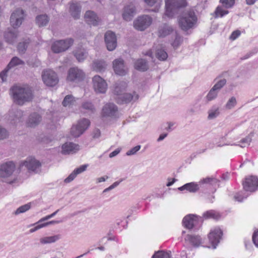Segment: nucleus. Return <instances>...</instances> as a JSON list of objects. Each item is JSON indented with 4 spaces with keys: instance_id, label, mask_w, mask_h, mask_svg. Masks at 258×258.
<instances>
[{
    "instance_id": "obj_49",
    "label": "nucleus",
    "mask_w": 258,
    "mask_h": 258,
    "mask_svg": "<svg viewBox=\"0 0 258 258\" xmlns=\"http://www.w3.org/2000/svg\"><path fill=\"white\" fill-rule=\"evenodd\" d=\"M29 40H27L25 42L19 43L18 46V49L20 53H24L25 52L28 46V44L29 43Z\"/></svg>"
},
{
    "instance_id": "obj_7",
    "label": "nucleus",
    "mask_w": 258,
    "mask_h": 258,
    "mask_svg": "<svg viewBox=\"0 0 258 258\" xmlns=\"http://www.w3.org/2000/svg\"><path fill=\"white\" fill-rule=\"evenodd\" d=\"M90 125V121L86 118L80 119L76 125L72 126L71 135L74 137H79L87 130Z\"/></svg>"
},
{
    "instance_id": "obj_23",
    "label": "nucleus",
    "mask_w": 258,
    "mask_h": 258,
    "mask_svg": "<svg viewBox=\"0 0 258 258\" xmlns=\"http://www.w3.org/2000/svg\"><path fill=\"white\" fill-rule=\"evenodd\" d=\"M117 111V107L114 104L108 103L103 106L102 115L104 117H112L116 115Z\"/></svg>"
},
{
    "instance_id": "obj_10",
    "label": "nucleus",
    "mask_w": 258,
    "mask_h": 258,
    "mask_svg": "<svg viewBox=\"0 0 258 258\" xmlns=\"http://www.w3.org/2000/svg\"><path fill=\"white\" fill-rule=\"evenodd\" d=\"M152 19L148 15H142L137 17L134 21V28L139 31H144L152 23Z\"/></svg>"
},
{
    "instance_id": "obj_2",
    "label": "nucleus",
    "mask_w": 258,
    "mask_h": 258,
    "mask_svg": "<svg viewBox=\"0 0 258 258\" xmlns=\"http://www.w3.org/2000/svg\"><path fill=\"white\" fill-rule=\"evenodd\" d=\"M178 21L180 28L182 30L187 31L196 26L198 18L193 11L188 10L180 15Z\"/></svg>"
},
{
    "instance_id": "obj_41",
    "label": "nucleus",
    "mask_w": 258,
    "mask_h": 258,
    "mask_svg": "<svg viewBox=\"0 0 258 258\" xmlns=\"http://www.w3.org/2000/svg\"><path fill=\"white\" fill-rule=\"evenodd\" d=\"M31 207V203H28L25 205H22L17 208L14 212L13 214L15 215H18L20 214L24 213L27 211H28L29 209H30Z\"/></svg>"
},
{
    "instance_id": "obj_52",
    "label": "nucleus",
    "mask_w": 258,
    "mask_h": 258,
    "mask_svg": "<svg viewBox=\"0 0 258 258\" xmlns=\"http://www.w3.org/2000/svg\"><path fill=\"white\" fill-rule=\"evenodd\" d=\"M88 164H84L80 166L79 167L76 168L74 171L75 173H76V175H78L79 174L82 173V172H84L86 170L87 168L88 167Z\"/></svg>"
},
{
    "instance_id": "obj_24",
    "label": "nucleus",
    "mask_w": 258,
    "mask_h": 258,
    "mask_svg": "<svg viewBox=\"0 0 258 258\" xmlns=\"http://www.w3.org/2000/svg\"><path fill=\"white\" fill-rule=\"evenodd\" d=\"M24 112L21 110L12 109L10 112V117L12 123L15 124L23 120Z\"/></svg>"
},
{
    "instance_id": "obj_6",
    "label": "nucleus",
    "mask_w": 258,
    "mask_h": 258,
    "mask_svg": "<svg viewBox=\"0 0 258 258\" xmlns=\"http://www.w3.org/2000/svg\"><path fill=\"white\" fill-rule=\"evenodd\" d=\"M86 74L83 70L78 67H72L68 71L67 81L70 82L79 83L83 81Z\"/></svg>"
},
{
    "instance_id": "obj_21",
    "label": "nucleus",
    "mask_w": 258,
    "mask_h": 258,
    "mask_svg": "<svg viewBox=\"0 0 258 258\" xmlns=\"http://www.w3.org/2000/svg\"><path fill=\"white\" fill-rule=\"evenodd\" d=\"M201 219V217H198L197 215L189 214L185 216L183 219V225L187 229H192L194 226L198 224Z\"/></svg>"
},
{
    "instance_id": "obj_12",
    "label": "nucleus",
    "mask_w": 258,
    "mask_h": 258,
    "mask_svg": "<svg viewBox=\"0 0 258 258\" xmlns=\"http://www.w3.org/2000/svg\"><path fill=\"white\" fill-rule=\"evenodd\" d=\"M73 43V40L70 38L56 41L51 45V50L54 53H60L67 50Z\"/></svg>"
},
{
    "instance_id": "obj_47",
    "label": "nucleus",
    "mask_w": 258,
    "mask_h": 258,
    "mask_svg": "<svg viewBox=\"0 0 258 258\" xmlns=\"http://www.w3.org/2000/svg\"><path fill=\"white\" fill-rule=\"evenodd\" d=\"M182 38L181 36L177 34H175V39L174 41L171 43L172 46L174 48H177L182 43Z\"/></svg>"
},
{
    "instance_id": "obj_27",
    "label": "nucleus",
    "mask_w": 258,
    "mask_h": 258,
    "mask_svg": "<svg viewBox=\"0 0 258 258\" xmlns=\"http://www.w3.org/2000/svg\"><path fill=\"white\" fill-rule=\"evenodd\" d=\"M74 55L78 61L81 62L88 56V52L83 47H78L74 51Z\"/></svg>"
},
{
    "instance_id": "obj_55",
    "label": "nucleus",
    "mask_w": 258,
    "mask_h": 258,
    "mask_svg": "<svg viewBox=\"0 0 258 258\" xmlns=\"http://www.w3.org/2000/svg\"><path fill=\"white\" fill-rule=\"evenodd\" d=\"M76 173L74 172L73 171L69 175V176L66 178L64 181L66 183H69L72 181L77 176Z\"/></svg>"
},
{
    "instance_id": "obj_14",
    "label": "nucleus",
    "mask_w": 258,
    "mask_h": 258,
    "mask_svg": "<svg viewBox=\"0 0 258 258\" xmlns=\"http://www.w3.org/2000/svg\"><path fill=\"white\" fill-rule=\"evenodd\" d=\"M24 166L30 172H37L41 166V163L35 158L29 157L25 160L21 162L20 167Z\"/></svg>"
},
{
    "instance_id": "obj_58",
    "label": "nucleus",
    "mask_w": 258,
    "mask_h": 258,
    "mask_svg": "<svg viewBox=\"0 0 258 258\" xmlns=\"http://www.w3.org/2000/svg\"><path fill=\"white\" fill-rule=\"evenodd\" d=\"M252 241L255 245L258 247V230L254 232L252 236Z\"/></svg>"
},
{
    "instance_id": "obj_11",
    "label": "nucleus",
    "mask_w": 258,
    "mask_h": 258,
    "mask_svg": "<svg viewBox=\"0 0 258 258\" xmlns=\"http://www.w3.org/2000/svg\"><path fill=\"white\" fill-rule=\"evenodd\" d=\"M92 86L96 93H105L107 89V84L106 81L98 75L93 77Z\"/></svg>"
},
{
    "instance_id": "obj_22",
    "label": "nucleus",
    "mask_w": 258,
    "mask_h": 258,
    "mask_svg": "<svg viewBox=\"0 0 258 258\" xmlns=\"http://www.w3.org/2000/svg\"><path fill=\"white\" fill-rule=\"evenodd\" d=\"M24 62L20 59L17 57H13L10 63L8 64L6 69H5L3 72L0 73V78H1L3 82H5L6 80L7 73L10 69L13 67L23 65Z\"/></svg>"
},
{
    "instance_id": "obj_25",
    "label": "nucleus",
    "mask_w": 258,
    "mask_h": 258,
    "mask_svg": "<svg viewBox=\"0 0 258 258\" xmlns=\"http://www.w3.org/2000/svg\"><path fill=\"white\" fill-rule=\"evenodd\" d=\"M136 14L135 7L133 5L125 6L123 10L122 16L123 19L126 21H131Z\"/></svg>"
},
{
    "instance_id": "obj_17",
    "label": "nucleus",
    "mask_w": 258,
    "mask_h": 258,
    "mask_svg": "<svg viewBox=\"0 0 258 258\" xmlns=\"http://www.w3.org/2000/svg\"><path fill=\"white\" fill-rule=\"evenodd\" d=\"M244 189L246 191L253 192L258 188V179L256 176H249L245 178L243 182Z\"/></svg>"
},
{
    "instance_id": "obj_29",
    "label": "nucleus",
    "mask_w": 258,
    "mask_h": 258,
    "mask_svg": "<svg viewBox=\"0 0 258 258\" xmlns=\"http://www.w3.org/2000/svg\"><path fill=\"white\" fill-rule=\"evenodd\" d=\"M19 36L18 31H10L5 34L6 41L10 44H14L17 41Z\"/></svg>"
},
{
    "instance_id": "obj_39",
    "label": "nucleus",
    "mask_w": 258,
    "mask_h": 258,
    "mask_svg": "<svg viewBox=\"0 0 258 258\" xmlns=\"http://www.w3.org/2000/svg\"><path fill=\"white\" fill-rule=\"evenodd\" d=\"M237 101L235 96L230 97L225 104V108L227 110H231L234 108L237 105Z\"/></svg>"
},
{
    "instance_id": "obj_37",
    "label": "nucleus",
    "mask_w": 258,
    "mask_h": 258,
    "mask_svg": "<svg viewBox=\"0 0 258 258\" xmlns=\"http://www.w3.org/2000/svg\"><path fill=\"white\" fill-rule=\"evenodd\" d=\"M136 69L140 71H145L148 69V66L146 61L143 59H138L135 63Z\"/></svg>"
},
{
    "instance_id": "obj_28",
    "label": "nucleus",
    "mask_w": 258,
    "mask_h": 258,
    "mask_svg": "<svg viewBox=\"0 0 258 258\" xmlns=\"http://www.w3.org/2000/svg\"><path fill=\"white\" fill-rule=\"evenodd\" d=\"M41 120V116L38 114L34 113L29 116L26 123L28 126L34 127L37 126L40 122Z\"/></svg>"
},
{
    "instance_id": "obj_15",
    "label": "nucleus",
    "mask_w": 258,
    "mask_h": 258,
    "mask_svg": "<svg viewBox=\"0 0 258 258\" xmlns=\"http://www.w3.org/2000/svg\"><path fill=\"white\" fill-rule=\"evenodd\" d=\"M222 6H218L215 13L216 17H222L228 14V11L226 9L231 8L234 4V0H220Z\"/></svg>"
},
{
    "instance_id": "obj_59",
    "label": "nucleus",
    "mask_w": 258,
    "mask_h": 258,
    "mask_svg": "<svg viewBox=\"0 0 258 258\" xmlns=\"http://www.w3.org/2000/svg\"><path fill=\"white\" fill-rule=\"evenodd\" d=\"M240 35L239 31H234L230 36V39L232 40L236 39Z\"/></svg>"
},
{
    "instance_id": "obj_8",
    "label": "nucleus",
    "mask_w": 258,
    "mask_h": 258,
    "mask_svg": "<svg viewBox=\"0 0 258 258\" xmlns=\"http://www.w3.org/2000/svg\"><path fill=\"white\" fill-rule=\"evenodd\" d=\"M223 231L219 227H215L211 229L208 238L213 248L215 249L222 238Z\"/></svg>"
},
{
    "instance_id": "obj_56",
    "label": "nucleus",
    "mask_w": 258,
    "mask_h": 258,
    "mask_svg": "<svg viewBox=\"0 0 258 258\" xmlns=\"http://www.w3.org/2000/svg\"><path fill=\"white\" fill-rule=\"evenodd\" d=\"M59 223V221H56V220H52V221H48V222H44V223H40V224L41 225V227L42 228H44V227H46L49 225H54V224H58Z\"/></svg>"
},
{
    "instance_id": "obj_20",
    "label": "nucleus",
    "mask_w": 258,
    "mask_h": 258,
    "mask_svg": "<svg viewBox=\"0 0 258 258\" xmlns=\"http://www.w3.org/2000/svg\"><path fill=\"white\" fill-rule=\"evenodd\" d=\"M113 68L114 72L120 76L125 75L127 72V68L122 59L118 58L113 61Z\"/></svg>"
},
{
    "instance_id": "obj_48",
    "label": "nucleus",
    "mask_w": 258,
    "mask_h": 258,
    "mask_svg": "<svg viewBox=\"0 0 258 258\" xmlns=\"http://www.w3.org/2000/svg\"><path fill=\"white\" fill-rule=\"evenodd\" d=\"M152 258H170L168 253L158 251L154 253Z\"/></svg>"
},
{
    "instance_id": "obj_5",
    "label": "nucleus",
    "mask_w": 258,
    "mask_h": 258,
    "mask_svg": "<svg viewBox=\"0 0 258 258\" xmlns=\"http://www.w3.org/2000/svg\"><path fill=\"white\" fill-rule=\"evenodd\" d=\"M165 15L169 18L174 16L177 10L186 6V0H165Z\"/></svg>"
},
{
    "instance_id": "obj_4",
    "label": "nucleus",
    "mask_w": 258,
    "mask_h": 258,
    "mask_svg": "<svg viewBox=\"0 0 258 258\" xmlns=\"http://www.w3.org/2000/svg\"><path fill=\"white\" fill-rule=\"evenodd\" d=\"M127 87L125 82H122L118 84L115 88L114 92L118 96V101L124 103H128L132 101H136L139 98V95L135 92L132 93H122Z\"/></svg>"
},
{
    "instance_id": "obj_38",
    "label": "nucleus",
    "mask_w": 258,
    "mask_h": 258,
    "mask_svg": "<svg viewBox=\"0 0 258 258\" xmlns=\"http://www.w3.org/2000/svg\"><path fill=\"white\" fill-rule=\"evenodd\" d=\"M49 21V18L46 15H40L36 18V23L39 27L45 26Z\"/></svg>"
},
{
    "instance_id": "obj_36",
    "label": "nucleus",
    "mask_w": 258,
    "mask_h": 258,
    "mask_svg": "<svg viewBox=\"0 0 258 258\" xmlns=\"http://www.w3.org/2000/svg\"><path fill=\"white\" fill-rule=\"evenodd\" d=\"M199 189V186L198 184L195 182H190L184 184V185L178 188L179 190H186L190 192H195Z\"/></svg>"
},
{
    "instance_id": "obj_60",
    "label": "nucleus",
    "mask_w": 258,
    "mask_h": 258,
    "mask_svg": "<svg viewBox=\"0 0 258 258\" xmlns=\"http://www.w3.org/2000/svg\"><path fill=\"white\" fill-rule=\"evenodd\" d=\"M101 135L100 131L99 130H95L93 133V137L97 139L100 137Z\"/></svg>"
},
{
    "instance_id": "obj_51",
    "label": "nucleus",
    "mask_w": 258,
    "mask_h": 258,
    "mask_svg": "<svg viewBox=\"0 0 258 258\" xmlns=\"http://www.w3.org/2000/svg\"><path fill=\"white\" fill-rule=\"evenodd\" d=\"M141 148V146L140 145H137L128 150L126 153V155L127 156H131L135 155L138 151H139L140 150Z\"/></svg>"
},
{
    "instance_id": "obj_40",
    "label": "nucleus",
    "mask_w": 258,
    "mask_h": 258,
    "mask_svg": "<svg viewBox=\"0 0 258 258\" xmlns=\"http://www.w3.org/2000/svg\"><path fill=\"white\" fill-rule=\"evenodd\" d=\"M219 92L212 87L206 96L207 101L210 102L216 99L218 97Z\"/></svg>"
},
{
    "instance_id": "obj_54",
    "label": "nucleus",
    "mask_w": 258,
    "mask_h": 258,
    "mask_svg": "<svg viewBox=\"0 0 258 258\" xmlns=\"http://www.w3.org/2000/svg\"><path fill=\"white\" fill-rule=\"evenodd\" d=\"M8 136L7 130L0 125V140L6 139Z\"/></svg>"
},
{
    "instance_id": "obj_1",
    "label": "nucleus",
    "mask_w": 258,
    "mask_h": 258,
    "mask_svg": "<svg viewBox=\"0 0 258 258\" xmlns=\"http://www.w3.org/2000/svg\"><path fill=\"white\" fill-rule=\"evenodd\" d=\"M11 92L14 102L18 105H22L33 98L32 91L27 87L14 86Z\"/></svg>"
},
{
    "instance_id": "obj_30",
    "label": "nucleus",
    "mask_w": 258,
    "mask_h": 258,
    "mask_svg": "<svg viewBox=\"0 0 258 258\" xmlns=\"http://www.w3.org/2000/svg\"><path fill=\"white\" fill-rule=\"evenodd\" d=\"M78 101V98H75L72 95H68L64 97L62 101V105L64 107H72L77 105Z\"/></svg>"
},
{
    "instance_id": "obj_33",
    "label": "nucleus",
    "mask_w": 258,
    "mask_h": 258,
    "mask_svg": "<svg viewBox=\"0 0 258 258\" xmlns=\"http://www.w3.org/2000/svg\"><path fill=\"white\" fill-rule=\"evenodd\" d=\"M106 62L102 60H95L92 64V69L97 72L104 71L106 68Z\"/></svg>"
},
{
    "instance_id": "obj_53",
    "label": "nucleus",
    "mask_w": 258,
    "mask_h": 258,
    "mask_svg": "<svg viewBox=\"0 0 258 258\" xmlns=\"http://www.w3.org/2000/svg\"><path fill=\"white\" fill-rule=\"evenodd\" d=\"M218 182V180L214 178L207 177L204 178L200 181V183H211L212 184L216 183Z\"/></svg>"
},
{
    "instance_id": "obj_44",
    "label": "nucleus",
    "mask_w": 258,
    "mask_h": 258,
    "mask_svg": "<svg viewBox=\"0 0 258 258\" xmlns=\"http://www.w3.org/2000/svg\"><path fill=\"white\" fill-rule=\"evenodd\" d=\"M145 3L149 6L152 7L155 5V9L153 11L157 12L160 8L161 1L159 0H144Z\"/></svg>"
},
{
    "instance_id": "obj_46",
    "label": "nucleus",
    "mask_w": 258,
    "mask_h": 258,
    "mask_svg": "<svg viewBox=\"0 0 258 258\" xmlns=\"http://www.w3.org/2000/svg\"><path fill=\"white\" fill-rule=\"evenodd\" d=\"M81 108L91 112H94L95 110L93 104L92 102L89 101H85L83 102L81 105Z\"/></svg>"
},
{
    "instance_id": "obj_32",
    "label": "nucleus",
    "mask_w": 258,
    "mask_h": 258,
    "mask_svg": "<svg viewBox=\"0 0 258 258\" xmlns=\"http://www.w3.org/2000/svg\"><path fill=\"white\" fill-rule=\"evenodd\" d=\"M185 240L194 246H199L202 244V239L200 236L188 235Z\"/></svg>"
},
{
    "instance_id": "obj_62",
    "label": "nucleus",
    "mask_w": 258,
    "mask_h": 258,
    "mask_svg": "<svg viewBox=\"0 0 258 258\" xmlns=\"http://www.w3.org/2000/svg\"><path fill=\"white\" fill-rule=\"evenodd\" d=\"M52 218L51 217V214L50 215H47L42 218H41L38 222H37V223H41V222H44L45 221H46L48 219H50Z\"/></svg>"
},
{
    "instance_id": "obj_35",
    "label": "nucleus",
    "mask_w": 258,
    "mask_h": 258,
    "mask_svg": "<svg viewBox=\"0 0 258 258\" xmlns=\"http://www.w3.org/2000/svg\"><path fill=\"white\" fill-rule=\"evenodd\" d=\"M60 239V235L59 234L50 236H45L40 239V242L42 244H50L55 242Z\"/></svg>"
},
{
    "instance_id": "obj_19",
    "label": "nucleus",
    "mask_w": 258,
    "mask_h": 258,
    "mask_svg": "<svg viewBox=\"0 0 258 258\" xmlns=\"http://www.w3.org/2000/svg\"><path fill=\"white\" fill-rule=\"evenodd\" d=\"M79 145L72 142H66L61 146L60 153L63 155H69L76 153L80 150Z\"/></svg>"
},
{
    "instance_id": "obj_34",
    "label": "nucleus",
    "mask_w": 258,
    "mask_h": 258,
    "mask_svg": "<svg viewBox=\"0 0 258 258\" xmlns=\"http://www.w3.org/2000/svg\"><path fill=\"white\" fill-rule=\"evenodd\" d=\"M220 113V107L216 105H213L208 111V119L212 120L217 117Z\"/></svg>"
},
{
    "instance_id": "obj_31",
    "label": "nucleus",
    "mask_w": 258,
    "mask_h": 258,
    "mask_svg": "<svg viewBox=\"0 0 258 258\" xmlns=\"http://www.w3.org/2000/svg\"><path fill=\"white\" fill-rule=\"evenodd\" d=\"M81 6L78 3L72 2L70 4V12L71 15L75 18H79L81 13Z\"/></svg>"
},
{
    "instance_id": "obj_9",
    "label": "nucleus",
    "mask_w": 258,
    "mask_h": 258,
    "mask_svg": "<svg viewBox=\"0 0 258 258\" xmlns=\"http://www.w3.org/2000/svg\"><path fill=\"white\" fill-rule=\"evenodd\" d=\"M41 77L43 83L47 86H54L58 82L56 73L52 70H44L42 73Z\"/></svg>"
},
{
    "instance_id": "obj_57",
    "label": "nucleus",
    "mask_w": 258,
    "mask_h": 258,
    "mask_svg": "<svg viewBox=\"0 0 258 258\" xmlns=\"http://www.w3.org/2000/svg\"><path fill=\"white\" fill-rule=\"evenodd\" d=\"M119 182H118V181H116V182H114L112 184H111L108 187L104 189L103 190V192H106L109 190L113 189L115 187H117L119 185Z\"/></svg>"
},
{
    "instance_id": "obj_50",
    "label": "nucleus",
    "mask_w": 258,
    "mask_h": 258,
    "mask_svg": "<svg viewBox=\"0 0 258 258\" xmlns=\"http://www.w3.org/2000/svg\"><path fill=\"white\" fill-rule=\"evenodd\" d=\"M251 141V139L250 137L248 136L242 139L238 145L244 148L250 144V143Z\"/></svg>"
},
{
    "instance_id": "obj_61",
    "label": "nucleus",
    "mask_w": 258,
    "mask_h": 258,
    "mask_svg": "<svg viewBox=\"0 0 258 258\" xmlns=\"http://www.w3.org/2000/svg\"><path fill=\"white\" fill-rule=\"evenodd\" d=\"M52 218L51 217V214L50 215H47L42 218H41L38 222H37V223H41V222H44L45 221H46L48 219H50Z\"/></svg>"
},
{
    "instance_id": "obj_26",
    "label": "nucleus",
    "mask_w": 258,
    "mask_h": 258,
    "mask_svg": "<svg viewBox=\"0 0 258 258\" xmlns=\"http://www.w3.org/2000/svg\"><path fill=\"white\" fill-rule=\"evenodd\" d=\"M84 18L86 22L90 25L96 26L98 25L100 21V19L97 15L91 11L86 12Z\"/></svg>"
},
{
    "instance_id": "obj_16",
    "label": "nucleus",
    "mask_w": 258,
    "mask_h": 258,
    "mask_svg": "<svg viewBox=\"0 0 258 258\" xmlns=\"http://www.w3.org/2000/svg\"><path fill=\"white\" fill-rule=\"evenodd\" d=\"M149 56L152 58H154V55L159 60L164 61L168 57V54L163 47L160 45L153 48L151 50H149L145 54Z\"/></svg>"
},
{
    "instance_id": "obj_18",
    "label": "nucleus",
    "mask_w": 258,
    "mask_h": 258,
    "mask_svg": "<svg viewBox=\"0 0 258 258\" xmlns=\"http://www.w3.org/2000/svg\"><path fill=\"white\" fill-rule=\"evenodd\" d=\"M104 39L109 51H112L115 49L117 46V39L114 32L111 31H107L104 35Z\"/></svg>"
},
{
    "instance_id": "obj_42",
    "label": "nucleus",
    "mask_w": 258,
    "mask_h": 258,
    "mask_svg": "<svg viewBox=\"0 0 258 258\" xmlns=\"http://www.w3.org/2000/svg\"><path fill=\"white\" fill-rule=\"evenodd\" d=\"M172 31V28L168 25H164L159 30V35L160 37H165Z\"/></svg>"
},
{
    "instance_id": "obj_63",
    "label": "nucleus",
    "mask_w": 258,
    "mask_h": 258,
    "mask_svg": "<svg viewBox=\"0 0 258 258\" xmlns=\"http://www.w3.org/2000/svg\"><path fill=\"white\" fill-rule=\"evenodd\" d=\"M119 152H120V150L116 149V150H114V151L111 152L109 155V157L110 158L114 157V156H116Z\"/></svg>"
},
{
    "instance_id": "obj_3",
    "label": "nucleus",
    "mask_w": 258,
    "mask_h": 258,
    "mask_svg": "<svg viewBox=\"0 0 258 258\" xmlns=\"http://www.w3.org/2000/svg\"><path fill=\"white\" fill-rule=\"evenodd\" d=\"M15 170L16 165L14 162H5L0 167V176L4 181L12 183L16 180V177L14 174Z\"/></svg>"
},
{
    "instance_id": "obj_45",
    "label": "nucleus",
    "mask_w": 258,
    "mask_h": 258,
    "mask_svg": "<svg viewBox=\"0 0 258 258\" xmlns=\"http://www.w3.org/2000/svg\"><path fill=\"white\" fill-rule=\"evenodd\" d=\"M219 216L218 213L213 210L207 211L203 214V217L206 219L210 218L217 219L219 218Z\"/></svg>"
},
{
    "instance_id": "obj_13",
    "label": "nucleus",
    "mask_w": 258,
    "mask_h": 258,
    "mask_svg": "<svg viewBox=\"0 0 258 258\" xmlns=\"http://www.w3.org/2000/svg\"><path fill=\"white\" fill-rule=\"evenodd\" d=\"M25 17L24 11L21 9H16L12 14L10 17V24L14 28L19 27Z\"/></svg>"
},
{
    "instance_id": "obj_64",
    "label": "nucleus",
    "mask_w": 258,
    "mask_h": 258,
    "mask_svg": "<svg viewBox=\"0 0 258 258\" xmlns=\"http://www.w3.org/2000/svg\"><path fill=\"white\" fill-rule=\"evenodd\" d=\"M108 178V176H102L96 179L97 183H100L105 181L106 179Z\"/></svg>"
},
{
    "instance_id": "obj_43",
    "label": "nucleus",
    "mask_w": 258,
    "mask_h": 258,
    "mask_svg": "<svg viewBox=\"0 0 258 258\" xmlns=\"http://www.w3.org/2000/svg\"><path fill=\"white\" fill-rule=\"evenodd\" d=\"M216 81H217V82L213 86V88L219 92L220 90L225 85L227 81L225 79L219 78H217L216 79Z\"/></svg>"
}]
</instances>
